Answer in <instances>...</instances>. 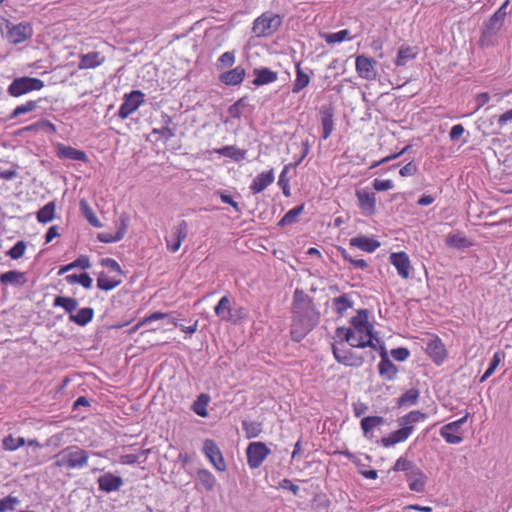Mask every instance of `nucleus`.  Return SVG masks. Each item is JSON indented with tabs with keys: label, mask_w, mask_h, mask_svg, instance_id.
<instances>
[{
	"label": "nucleus",
	"mask_w": 512,
	"mask_h": 512,
	"mask_svg": "<svg viewBox=\"0 0 512 512\" xmlns=\"http://www.w3.org/2000/svg\"><path fill=\"white\" fill-rule=\"evenodd\" d=\"M291 313L290 334L294 341L300 342L319 323L320 312L309 295L303 290L296 289L293 295Z\"/></svg>",
	"instance_id": "nucleus-1"
},
{
	"label": "nucleus",
	"mask_w": 512,
	"mask_h": 512,
	"mask_svg": "<svg viewBox=\"0 0 512 512\" xmlns=\"http://www.w3.org/2000/svg\"><path fill=\"white\" fill-rule=\"evenodd\" d=\"M426 419V414L420 411H411L408 414L398 419L400 429L392 432L388 437L381 439V444L384 447H390L397 443L404 442L414 431V424Z\"/></svg>",
	"instance_id": "nucleus-2"
},
{
	"label": "nucleus",
	"mask_w": 512,
	"mask_h": 512,
	"mask_svg": "<svg viewBox=\"0 0 512 512\" xmlns=\"http://www.w3.org/2000/svg\"><path fill=\"white\" fill-rule=\"evenodd\" d=\"M88 460L89 452L74 445L63 449L55 456L54 466L81 469L87 465Z\"/></svg>",
	"instance_id": "nucleus-3"
},
{
	"label": "nucleus",
	"mask_w": 512,
	"mask_h": 512,
	"mask_svg": "<svg viewBox=\"0 0 512 512\" xmlns=\"http://www.w3.org/2000/svg\"><path fill=\"white\" fill-rule=\"evenodd\" d=\"M282 19L278 14L265 12L257 17L253 22L252 32L257 37H267L278 30Z\"/></svg>",
	"instance_id": "nucleus-4"
},
{
	"label": "nucleus",
	"mask_w": 512,
	"mask_h": 512,
	"mask_svg": "<svg viewBox=\"0 0 512 512\" xmlns=\"http://www.w3.org/2000/svg\"><path fill=\"white\" fill-rule=\"evenodd\" d=\"M44 87V82L39 78L34 77H17L8 86L7 92L12 97H20L31 91L41 90Z\"/></svg>",
	"instance_id": "nucleus-5"
},
{
	"label": "nucleus",
	"mask_w": 512,
	"mask_h": 512,
	"mask_svg": "<svg viewBox=\"0 0 512 512\" xmlns=\"http://www.w3.org/2000/svg\"><path fill=\"white\" fill-rule=\"evenodd\" d=\"M469 415L470 413L466 411L462 418L441 427L440 435L447 443L459 444L464 440L462 426L467 422Z\"/></svg>",
	"instance_id": "nucleus-6"
},
{
	"label": "nucleus",
	"mask_w": 512,
	"mask_h": 512,
	"mask_svg": "<svg viewBox=\"0 0 512 512\" xmlns=\"http://www.w3.org/2000/svg\"><path fill=\"white\" fill-rule=\"evenodd\" d=\"M145 94L140 90H133L124 95L123 103L118 110V116L121 119L128 118L144 102Z\"/></svg>",
	"instance_id": "nucleus-7"
},
{
	"label": "nucleus",
	"mask_w": 512,
	"mask_h": 512,
	"mask_svg": "<svg viewBox=\"0 0 512 512\" xmlns=\"http://www.w3.org/2000/svg\"><path fill=\"white\" fill-rule=\"evenodd\" d=\"M269 454L270 449L265 443L251 442L246 449L248 466L251 469L260 467Z\"/></svg>",
	"instance_id": "nucleus-8"
},
{
	"label": "nucleus",
	"mask_w": 512,
	"mask_h": 512,
	"mask_svg": "<svg viewBox=\"0 0 512 512\" xmlns=\"http://www.w3.org/2000/svg\"><path fill=\"white\" fill-rule=\"evenodd\" d=\"M188 235V223L185 220H181L177 225H175L172 229V234L170 237H166V245L168 250L175 253L177 252L182 242L186 239Z\"/></svg>",
	"instance_id": "nucleus-9"
},
{
	"label": "nucleus",
	"mask_w": 512,
	"mask_h": 512,
	"mask_svg": "<svg viewBox=\"0 0 512 512\" xmlns=\"http://www.w3.org/2000/svg\"><path fill=\"white\" fill-rule=\"evenodd\" d=\"M203 452L217 471L223 472L226 470L223 455L214 440L206 439L204 441Z\"/></svg>",
	"instance_id": "nucleus-10"
},
{
	"label": "nucleus",
	"mask_w": 512,
	"mask_h": 512,
	"mask_svg": "<svg viewBox=\"0 0 512 512\" xmlns=\"http://www.w3.org/2000/svg\"><path fill=\"white\" fill-rule=\"evenodd\" d=\"M377 62L365 55H359L355 61V68L358 75L365 80H374L377 77Z\"/></svg>",
	"instance_id": "nucleus-11"
},
{
	"label": "nucleus",
	"mask_w": 512,
	"mask_h": 512,
	"mask_svg": "<svg viewBox=\"0 0 512 512\" xmlns=\"http://www.w3.org/2000/svg\"><path fill=\"white\" fill-rule=\"evenodd\" d=\"M374 336L372 332L370 335H365V330L361 332H357V330H349L346 332V337H344V341L348 342L350 346L356 348H365L370 347L372 349H376V344L374 343Z\"/></svg>",
	"instance_id": "nucleus-12"
},
{
	"label": "nucleus",
	"mask_w": 512,
	"mask_h": 512,
	"mask_svg": "<svg viewBox=\"0 0 512 512\" xmlns=\"http://www.w3.org/2000/svg\"><path fill=\"white\" fill-rule=\"evenodd\" d=\"M390 263L396 268L398 275L408 279L412 272L409 256L405 252H395L389 256Z\"/></svg>",
	"instance_id": "nucleus-13"
},
{
	"label": "nucleus",
	"mask_w": 512,
	"mask_h": 512,
	"mask_svg": "<svg viewBox=\"0 0 512 512\" xmlns=\"http://www.w3.org/2000/svg\"><path fill=\"white\" fill-rule=\"evenodd\" d=\"M332 351L337 362L350 367H360L364 363V358L351 350L340 349L332 346Z\"/></svg>",
	"instance_id": "nucleus-14"
},
{
	"label": "nucleus",
	"mask_w": 512,
	"mask_h": 512,
	"mask_svg": "<svg viewBox=\"0 0 512 512\" xmlns=\"http://www.w3.org/2000/svg\"><path fill=\"white\" fill-rule=\"evenodd\" d=\"M405 478L411 491L417 493H423L425 491L428 477L420 467L410 471Z\"/></svg>",
	"instance_id": "nucleus-15"
},
{
	"label": "nucleus",
	"mask_w": 512,
	"mask_h": 512,
	"mask_svg": "<svg viewBox=\"0 0 512 512\" xmlns=\"http://www.w3.org/2000/svg\"><path fill=\"white\" fill-rule=\"evenodd\" d=\"M381 360L378 365L379 375L388 381H392L396 378L398 373V368L393 362L388 358L385 347H381Z\"/></svg>",
	"instance_id": "nucleus-16"
},
{
	"label": "nucleus",
	"mask_w": 512,
	"mask_h": 512,
	"mask_svg": "<svg viewBox=\"0 0 512 512\" xmlns=\"http://www.w3.org/2000/svg\"><path fill=\"white\" fill-rule=\"evenodd\" d=\"M56 155L60 159L87 162L88 156L83 150L76 149L72 146L58 143L56 145Z\"/></svg>",
	"instance_id": "nucleus-17"
},
{
	"label": "nucleus",
	"mask_w": 512,
	"mask_h": 512,
	"mask_svg": "<svg viewBox=\"0 0 512 512\" xmlns=\"http://www.w3.org/2000/svg\"><path fill=\"white\" fill-rule=\"evenodd\" d=\"M274 179V169L271 168L269 171L259 173L253 179L249 189L253 194L261 193L274 182Z\"/></svg>",
	"instance_id": "nucleus-18"
},
{
	"label": "nucleus",
	"mask_w": 512,
	"mask_h": 512,
	"mask_svg": "<svg viewBox=\"0 0 512 512\" xmlns=\"http://www.w3.org/2000/svg\"><path fill=\"white\" fill-rule=\"evenodd\" d=\"M97 482L99 489L105 493L118 491L123 486V479L110 472L100 476Z\"/></svg>",
	"instance_id": "nucleus-19"
},
{
	"label": "nucleus",
	"mask_w": 512,
	"mask_h": 512,
	"mask_svg": "<svg viewBox=\"0 0 512 512\" xmlns=\"http://www.w3.org/2000/svg\"><path fill=\"white\" fill-rule=\"evenodd\" d=\"M359 208L366 215H373L376 210V197L373 192L358 190L356 192Z\"/></svg>",
	"instance_id": "nucleus-20"
},
{
	"label": "nucleus",
	"mask_w": 512,
	"mask_h": 512,
	"mask_svg": "<svg viewBox=\"0 0 512 512\" xmlns=\"http://www.w3.org/2000/svg\"><path fill=\"white\" fill-rule=\"evenodd\" d=\"M322 138L328 139L334 130V109L332 106H322L320 109Z\"/></svg>",
	"instance_id": "nucleus-21"
},
{
	"label": "nucleus",
	"mask_w": 512,
	"mask_h": 512,
	"mask_svg": "<svg viewBox=\"0 0 512 512\" xmlns=\"http://www.w3.org/2000/svg\"><path fill=\"white\" fill-rule=\"evenodd\" d=\"M351 247L358 248L367 253H373L380 247V242L374 238L367 236H357L349 240Z\"/></svg>",
	"instance_id": "nucleus-22"
},
{
	"label": "nucleus",
	"mask_w": 512,
	"mask_h": 512,
	"mask_svg": "<svg viewBox=\"0 0 512 512\" xmlns=\"http://www.w3.org/2000/svg\"><path fill=\"white\" fill-rule=\"evenodd\" d=\"M105 62V56H103L100 52H89L87 54H82L80 56L79 61V69H94Z\"/></svg>",
	"instance_id": "nucleus-23"
},
{
	"label": "nucleus",
	"mask_w": 512,
	"mask_h": 512,
	"mask_svg": "<svg viewBox=\"0 0 512 512\" xmlns=\"http://www.w3.org/2000/svg\"><path fill=\"white\" fill-rule=\"evenodd\" d=\"M352 330H357V332H361L365 330V335H370V332H373V325L368 322V312L367 310H359L357 315L351 318Z\"/></svg>",
	"instance_id": "nucleus-24"
},
{
	"label": "nucleus",
	"mask_w": 512,
	"mask_h": 512,
	"mask_svg": "<svg viewBox=\"0 0 512 512\" xmlns=\"http://www.w3.org/2000/svg\"><path fill=\"white\" fill-rule=\"evenodd\" d=\"M426 352L437 364L442 363L446 357V349L440 339L431 340L427 344Z\"/></svg>",
	"instance_id": "nucleus-25"
},
{
	"label": "nucleus",
	"mask_w": 512,
	"mask_h": 512,
	"mask_svg": "<svg viewBox=\"0 0 512 512\" xmlns=\"http://www.w3.org/2000/svg\"><path fill=\"white\" fill-rule=\"evenodd\" d=\"M31 34V28L26 24L20 23L9 29L8 38L10 42L18 44L28 39Z\"/></svg>",
	"instance_id": "nucleus-26"
},
{
	"label": "nucleus",
	"mask_w": 512,
	"mask_h": 512,
	"mask_svg": "<svg viewBox=\"0 0 512 512\" xmlns=\"http://www.w3.org/2000/svg\"><path fill=\"white\" fill-rule=\"evenodd\" d=\"M245 77V69L241 66H237L232 70L222 73L219 79L222 83L228 86L239 85Z\"/></svg>",
	"instance_id": "nucleus-27"
},
{
	"label": "nucleus",
	"mask_w": 512,
	"mask_h": 512,
	"mask_svg": "<svg viewBox=\"0 0 512 512\" xmlns=\"http://www.w3.org/2000/svg\"><path fill=\"white\" fill-rule=\"evenodd\" d=\"M308 151H309V146H308V143H306L305 144L304 153L300 157V159L295 164H291L290 163V164L285 165L283 170L281 171L280 176H279V180H278V185L281 187V189L283 191V194L285 196H289L290 195L289 179L287 178L288 171L291 168L296 167L297 165H299L302 162V160L305 158V156L307 155Z\"/></svg>",
	"instance_id": "nucleus-28"
},
{
	"label": "nucleus",
	"mask_w": 512,
	"mask_h": 512,
	"mask_svg": "<svg viewBox=\"0 0 512 512\" xmlns=\"http://www.w3.org/2000/svg\"><path fill=\"white\" fill-rule=\"evenodd\" d=\"M385 420L381 416H367L361 420V428L363 430L364 436L368 439L373 438L372 431L374 428L381 426L384 424Z\"/></svg>",
	"instance_id": "nucleus-29"
},
{
	"label": "nucleus",
	"mask_w": 512,
	"mask_h": 512,
	"mask_svg": "<svg viewBox=\"0 0 512 512\" xmlns=\"http://www.w3.org/2000/svg\"><path fill=\"white\" fill-rule=\"evenodd\" d=\"M26 278L23 272L17 270H10L8 272L0 274V283L6 285L21 286L25 284Z\"/></svg>",
	"instance_id": "nucleus-30"
},
{
	"label": "nucleus",
	"mask_w": 512,
	"mask_h": 512,
	"mask_svg": "<svg viewBox=\"0 0 512 512\" xmlns=\"http://www.w3.org/2000/svg\"><path fill=\"white\" fill-rule=\"evenodd\" d=\"M255 79L253 84L256 86H262L272 83L277 80V73L270 70L269 68H260L254 70Z\"/></svg>",
	"instance_id": "nucleus-31"
},
{
	"label": "nucleus",
	"mask_w": 512,
	"mask_h": 512,
	"mask_svg": "<svg viewBox=\"0 0 512 512\" xmlns=\"http://www.w3.org/2000/svg\"><path fill=\"white\" fill-rule=\"evenodd\" d=\"M417 56L416 48L402 45L399 47L395 60L396 66H405Z\"/></svg>",
	"instance_id": "nucleus-32"
},
{
	"label": "nucleus",
	"mask_w": 512,
	"mask_h": 512,
	"mask_svg": "<svg viewBox=\"0 0 512 512\" xmlns=\"http://www.w3.org/2000/svg\"><path fill=\"white\" fill-rule=\"evenodd\" d=\"M231 311H232L231 301H230V298L226 295L223 296L219 300L218 304L214 308L215 314L222 321H225V322H227L228 319H231Z\"/></svg>",
	"instance_id": "nucleus-33"
},
{
	"label": "nucleus",
	"mask_w": 512,
	"mask_h": 512,
	"mask_svg": "<svg viewBox=\"0 0 512 512\" xmlns=\"http://www.w3.org/2000/svg\"><path fill=\"white\" fill-rule=\"evenodd\" d=\"M215 153L229 157L236 162L242 161L246 158L247 151L236 148L235 146L228 145L214 150Z\"/></svg>",
	"instance_id": "nucleus-34"
},
{
	"label": "nucleus",
	"mask_w": 512,
	"mask_h": 512,
	"mask_svg": "<svg viewBox=\"0 0 512 512\" xmlns=\"http://www.w3.org/2000/svg\"><path fill=\"white\" fill-rule=\"evenodd\" d=\"M309 83H310V75H308L301 69L300 63H297L296 64V78L293 83L292 92L299 93L304 88H306L309 85Z\"/></svg>",
	"instance_id": "nucleus-35"
},
{
	"label": "nucleus",
	"mask_w": 512,
	"mask_h": 512,
	"mask_svg": "<svg viewBox=\"0 0 512 512\" xmlns=\"http://www.w3.org/2000/svg\"><path fill=\"white\" fill-rule=\"evenodd\" d=\"M94 317V310L90 307L81 308L76 314L69 316L70 321L80 325H87Z\"/></svg>",
	"instance_id": "nucleus-36"
},
{
	"label": "nucleus",
	"mask_w": 512,
	"mask_h": 512,
	"mask_svg": "<svg viewBox=\"0 0 512 512\" xmlns=\"http://www.w3.org/2000/svg\"><path fill=\"white\" fill-rule=\"evenodd\" d=\"M353 307V301L347 294L340 295L333 299V308L336 314L342 317L345 312Z\"/></svg>",
	"instance_id": "nucleus-37"
},
{
	"label": "nucleus",
	"mask_w": 512,
	"mask_h": 512,
	"mask_svg": "<svg viewBox=\"0 0 512 512\" xmlns=\"http://www.w3.org/2000/svg\"><path fill=\"white\" fill-rule=\"evenodd\" d=\"M304 210V204L298 205L290 209L278 222V226L284 227L292 225L298 221L299 216Z\"/></svg>",
	"instance_id": "nucleus-38"
},
{
	"label": "nucleus",
	"mask_w": 512,
	"mask_h": 512,
	"mask_svg": "<svg viewBox=\"0 0 512 512\" xmlns=\"http://www.w3.org/2000/svg\"><path fill=\"white\" fill-rule=\"evenodd\" d=\"M55 211L56 205L50 201L37 212V220L40 223H48L55 218Z\"/></svg>",
	"instance_id": "nucleus-39"
},
{
	"label": "nucleus",
	"mask_w": 512,
	"mask_h": 512,
	"mask_svg": "<svg viewBox=\"0 0 512 512\" xmlns=\"http://www.w3.org/2000/svg\"><path fill=\"white\" fill-rule=\"evenodd\" d=\"M209 401H210V396L208 394H205V393L200 394L192 405L193 411L198 416L207 417L208 416L207 406L209 404Z\"/></svg>",
	"instance_id": "nucleus-40"
},
{
	"label": "nucleus",
	"mask_w": 512,
	"mask_h": 512,
	"mask_svg": "<svg viewBox=\"0 0 512 512\" xmlns=\"http://www.w3.org/2000/svg\"><path fill=\"white\" fill-rule=\"evenodd\" d=\"M53 305L54 307H62L67 313L71 315L77 309L78 301L71 297L57 296L54 299Z\"/></svg>",
	"instance_id": "nucleus-41"
},
{
	"label": "nucleus",
	"mask_w": 512,
	"mask_h": 512,
	"mask_svg": "<svg viewBox=\"0 0 512 512\" xmlns=\"http://www.w3.org/2000/svg\"><path fill=\"white\" fill-rule=\"evenodd\" d=\"M165 126L160 129L154 128L152 134H159L164 140H169L175 136V128H171L169 125L172 123V119L167 114L162 116Z\"/></svg>",
	"instance_id": "nucleus-42"
},
{
	"label": "nucleus",
	"mask_w": 512,
	"mask_h": 512,
	"mask_svg": "<svg viewBox=\"0 0 512 512\" xmlns=\"http://www.w3.org/2000/svg\"><path fill=\"white\" fill-rule=\"evenodd\" d=\"M80 209L86 220L89 222L90 225L96 228L102 227L101 222L97 218L96 214L94 213L93 209L90 207V205L87 203L86 200L80 201Z\"/></svg>",
	"instance_id": "nucleus-43"
},
{
	"label": "nucleus",
	"mask_w": 512,
	"mask_h": 512,
	"mask_svg": "<svg viewBox=\"0 0 512 512\" xmlns=\"http://www.w3.org/2000/svg\"><path fill=\"white\" fill-rule=\"evenodd\" d=\"M91 267L90 260L87 256H80L73 262L62 266L59 271L58 275H63L64 273L74 269V268H82V269H89Z\"/></svg>",
	"instance_id": "nucleus-44"
},
{
	"label": "nucleus",
	"mask_w": 512,
	"mask_h": 512,
	"mask_svg": "<svg viewBox=\"0 0 512 512\" xmlns=\"http://www.w3.org/2000/svg\"><path fill=\"white\" fill-rule=\"evenodd\" d=\"M121 280L110 278L106 273L101 272L97 278V287L104 291H110L120 285Z\"/></svg>",
	"instance_id": "nucleus-45"
},
{
	"label": "nucleus",
	"mask_w": 512,
	"mask_h": 512,
	"mask_svg": "<svg viewBox=\"0 0 512 512\" xmlns=\"http://www.w3.org/2000/svg\"><path fill=\"white\" fill-rule=\"evenodd\" d=\"M322 38L328 44L340 43V42H343L345 40H350L351 39L350 31L347 30V29L340 30V31L335 32V33H325V34L322 35Z\"/></svg>",
	"instance_id": "nucleus-46"
},
{
	"label": "nucleus",
	"mask_w": 512,
	"mask_h": 512,
	"mask_svg": "<svg viewBox=\"0 0 512 512\" xmlns=\"http://www.w3.org/2000/svg\"><path fill=\"white\" fill-rule=\"evenodd\" d=\"M198 481L207 491H212L216 484V478L214 475L208 470H199L198 471Z\"/></svg>",
	"instance_id": "nucleus-47"
},
{
	"label": "nucleus",
	"mask_w": 512,
	"mask_h": 512,
	"mask_svg": "<svg viewBox=\"0 0 512 512\" xmlns=\"http://www.w3.org/2000/svg\"><path fill=\"white\" fill-rule=\"evenodd\" d=\"M242 428L246 433L248 439L256 438L262 432V425L256 421H242Z\"/></svg>",
	"instance_id": "nucleus-48"
},
{
	"label": "nucleus",
	"mask_w": 512,
	"mask_h": 512,
	"mask_svg": "<svg viewBox=\"0 0 512 512\" xmlns=\"http://www.w3.org/2000/svg\"><path fill=\"white\" fill-rule=\"evenodd\" d=\"M420 392L418 389L411 388L407 390L402 396L398 399L399 406H407V405H415L418 402Z\"/></svg>",
	"instance_id": "nucleus-49"
},
{
	"label": "nucleus",
	"mask_w": 512,
	"mask_h": 512,
	"mask_svg": "<svg viewBox=\"0 0 512 512\" xmlns=\"http://www.w3.org/2000/svg\"><path fill=\"white\" fill-rule=\"evenodd\" d=\"M25 444L26 441L23 437H13L11 434L4 437L2 441L3 449L7 451H15Z\"/></svg>",
	"instance_id": "nucleus-50"
},
{
	"label": "nucleus",
	"mask_w": 512,
	"mask_h": 512,
	"mask_svg": "<svg viewBox=\"0 0 512 512\" xmlns=\"http://www.w3.org/2000/svg\"><path fill=\"white\" fill-rule=\"evenodd\" d=\"M418 466L411 460H408L405 456H401L397 459L393 466V471H402L405 472V476L413 471Z\"/></svg>",
	"instance_id": "nucleus-51"
},
{
	"label": "nucleus",
	"mask_w": 512,
	"mask_h": 512,
	"mask_svg": "<svg viewBox=\"0 0 512 512\" xmlns=\"http://www.w3.org/2000/svg\"><path fill=\"white\" fill-rule=\"evenodd\" d=\"M502 22L497 19V17L491 16L487 22L484 24L483 28V36L491 37L494 36L501 28Z\"/></svg>",
	"instance_id": "nucleus-52"
},
{
	"label": "nucleus",
	"mask_w": 512,
	"mask_h": 512,
	"mask_svg": "<svg viewBox=\"0 0 512 512\" xmlns=\"http://www.w3.org/2000/svg\"><path fill=\"white\" fill-rule=\"evenodd\" d=\"M502 358H503V353H501V352L494 353V355L490 361L489 367L487 368V370L485 371V373L482 375V377L480 379L481 383L486 381L495 372V370L498 367L499 363L501 362Z\"/></svg>",
	"instance_id": "nucleus-53"
},
{
	"label": "nucleus",
	"mask_w": 512,
	"mask_h": 512,
	"mask_svg": "<svg viewBox=\"0 0 512 512\" xmlns=\"http://www.w3.org/2000/svg\"><path fill=\"white\" fill-rule=\"evenodd\" d=\"M20 500L12 495L0 499V512L14 511Z\"/></svg>",
	"instance_id": "nucleus-54"
},
{
	"label": "nucleus",
	"mask_w": 512,
	"mask_h": 512,
	"mask_svg": "<svg viewBox=\"0 0 512 512\" xmlns=\"http://www.w3.org/2000/svg\"><path fill=\"white\" fill-rule=\"evenodd\" d=\"M37 108V101H27L25 104L17 106L11 113L10 118L14 119L22 114L29 113Z\"/></svg>",
	"instance_id": "nucleus-55"
},
{
	"label": "nucleus",
	"mask_w": 512,
	"mask_h": 512,
	"mask_svg": "<svg viewBox=\"0 0 512 512\" xmlns=\"http://www.w3.org/2000/svg\"><path fill=\"white\" fill-rule=\"evenodd\" d=\"M170 317V314L169 313H163V312H154L152 314H150L149 316H146L145 318H143L141 321H139L133 328V330H137L139 329L141 326L147 324V323H150L152 321H156V320H160V319H165V318H168Z\"/></svg>",
	"instance_id": "nucleus-56"
},
{
	"label": "nucleus",
	"mask_w": 512,
	"mask_h": 512,
	"mask_svg": "<svg viewBox=\"0 0 512 512\" xmlns=\"http://www.w3.org/2000/svg\"><path fill=\"white\" fill-rule=\"evenodd\" d=\"M149 449L142 450L139 454H125L121 455L119 461L123 465H132L139 461L141 456H146L149 453Z\"/></svg>",
	"instance_id": "nucleus-57"
},
{
	"label": "nucleus",
	"mask_w": 512,
	"mask_h": 512,
	"mask_svg": "<svg viewBox=\"0 0 512 512\" xmlns=\"http://www.w3.org/2000/svg\"><path fill=\"white\" fill-rule=\"evenodd\" d=\"M26 250V243L24 241H18L16 244L7 252V255L12 259H19L24 255Z\"/></svg>",
	"instance_id": "nucleus-58"
},
{
	"label": "nucleus",
	"mask_w": 512,
	"mask_h": 512,
	"mask_svg": "<svg viewBox=\"0 0 512 512\" xmlns=\"http://www.w3.org/2000/svg\"><path fill=\"white\" fill-rule=\"evenodd\" d=\"M26 129L29 131L34 130V129H44L49 133L57 132L56 126L48 120H41L35 124L28 126Z\"/></svg>",
	"instance_id": "nucleus-59"
},
{
	"label": "nucleus",
	"mask_w": 512,
	"mask_h": 512,
	"mask_svg": "<svg viewBox=\"0 0 512 512\" xmlns=\"http://www.w3.org/2000/svg\"><path fill=\"white\" fill-rule=\"evenodd\" d=\"M215 195H217L223 203L231 205L236 212H241L239 204L233 200V197L227 193L224 190H218L215 192Z\"/></svg>",
	"instance_id": "nucleus-60"
},
{
	"label": "nucleus",
	"mask_w": 512,
	"mask_h": 512,
	"mask_svg": "<svg viewBox=\"0 0 512 512\" xmlns=\"http://www.w3.org/2000/svg\"><path fill=\"white\" fill-rule=\"evenodd\" d=\"M235 63V54L234 52H225L218 58V67L219 68H227L231 67Z\"/></svg>",
	"instance_id": "nucleus-61"
},
{
	"label": "nucleus",
	"mask_w": 512,
	"mask_h": 512,
	"mask_svg": "<svg viewBox=\"0 0 512 512\" xmlns=\"http://www.w3.org/2000/svg\"><path fill=\"white\" fill-rule=\"evenodd\" d=\"M447 244L452 247L463 248L467 246V239L460 234H453L448 236Z\"/></svg>",
	"instance_id": "nucleus-62"
},
{
	"label": "nucleus",
	"mask_w": 512,
	"mask_h": 512,
	"mask_svg": "<svg viewBox=\"0 0 512 512\" xmlns=\"http://www.w3.org/2000/svg\"><path fill=\"white\" fill-rule=\"evenodd\" d=\"M247 317V310L244 307L232 308L231 311V319H228L227 322H231L233 324L240 323L243 319Z\"/></svg>",
	"instance_id": "nucleus-63"
},
{
	"label": "nucleus",
	"mask_w": 512,
	"mask_h": 512,
	"mask_svg": "<svg viewBox=\"0 0 512 512\" xmlns=\"http://www.w3.org/2000/svg\"><path fill=\"white\" fill-rule=\"evenodd\" d=\"M391 356L396 361H405L410 356V351L407 348L399 347L391 350Z\"/></svg>",
	"instance_id": "nucleus-64"
}]
</instances>
